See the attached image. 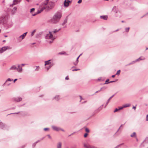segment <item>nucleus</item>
I'll use <instances>...</instances> for the list:
<instances>
[{
	"mask_svg": "<svg viewBox=\"0 0 148 148\" xmlns=\"http://www.w3.org/2000/svg\"><path fill=\"white\" fill-rule=\"evenodd\" d=\"M62 16V13L60 12H58L55 14L49 21L52 24H56L59 21Z\"/></svg>",
	"mask_w": 148,
	"mask_h": 148,
	"instance_id": "nucleus-1",
	"label": "nucleus"
},
{
	"mask_svg": "<svg viewBox=\"0 0 148 148\" xmlns=\"http://www.w3.org/2000/svg\"><path fill=\"white\" fill-rule=\"evenodd\" d=\"M43 8H45L47 10H49L52 9L54 7V3L52 2H49V0L45 1L42 4Z\"/></svg>",
	"mask_w": 148,
	"mask_h": 148,
	"instance_id": "nucleus-2",
	"label": "nucleus"
},
{
	"mask_svg": "<svg viewBox=\"0 0 148 148\" xmlns=\"http://www.w3.org/2000/svg\"><path fill=\"white\" fill-rule=\"evenodd\" d=\"M9 22L6 17H1L0 18V24L3 25H5L8 27H9L10 25L9 24Z\"/></svg>",
	"mask_w": 148,
	"mask_h": 148,
	"instance_id": "nucleus-3",
	"label": "nucleus"
},
{
	"mask_svg": "<svg viewBox=\"0 0 148 148\" xmlns=\"http://www.w3.org/2000/svg\"><path fill=\"white\" fill-rule=\"evenodd\" d=\"M45 38L47 39H50L52 41H53L55 39V37L52 34V32L49 31V33L47 34L45 36ZM52 42V41H50L49 42L50 43H51Z\"/></svg>",
	"mask_w": 148,
	"mask_h": 148,
	"instance_id": "nucleus-4",
	"label": "nucleus"
},
{
	"mask_svg": "<svg viewBox=\"0 0 148 148\" xmlns=\"http://www.w3.org/2000/svg\"><path fill=\"white\" fill-rule=\"evenodd\" d=\"M11 49V48H10V47L8 46L3 47L2 48H0V53H2L7 49Z\"/></svg>",
	"mask_w": 148,
	"mask_h": 148,
	"instance_id": "nucleus-5",
	"label": "nucleus"
},
{
	"mask_svg": "<svg viewBox=\"0 0 148 148\" xmlns=\"http://www.w3.org/2000/svg\"><path fill=\"white\" fill-rule=\"evenodd\" d=\"M22 98L20 97H14L12 98V101L15 102H19L21 101Z\"/></svg>",
	"mask_w": 148,
	"mask_h": 148,
	"instance_id": "nucleus-6",
	"label": "nucleus"
},
{
	"mask_svg": "<svg viewBox=\"0 0 148 148\" xmlns=\"http://www.w3.org/2000/svg\"><path fill=\"white\" fill-rule=\"evenodd\" d=\"M27 32H25L22 35H21L18 37L17 38H16L18 42H20L23 40L26 36Z\"/></svg>",
	"mask_w": 148,
	"mask_h": 148,
	"instance_id": "nucleus-7",
	"label": "nucleus"
},
{
	"mask_svg": "<svg viewBox=\"0 0 148 148\" xmlns=\"http://www.w3.org/2000/svg\"><path fill=\"white\" fill-rule=\"evenodd\" d=\"M8 127L7 125L0 121V128L3 130L7 129Z\"/></svg>",
	"mask_w": 148,
	"mask_h": 148,
	"instance_id": "nucleus-8",
	"label": "nucleus"
},
{
	"mask_svg": "<svg viewBox=\"0 0 148 148\" xmlns=\"http://www.w3.org/2000/svg\"><path fill=\"white\" fill-rule=\"evenodd\" d=\"M16 70L18 73H21L23 72V69L20 64H18L17 65V68Z\"/></svg>",
	"mask_w": 148,
	"mask_h": 148,
	"instance_id": "nucleus-9",
	"label": "nucleus"
},
{
	"mask_svg": "<svg viewBox=\"0 0 148 148\" xmlns=\"http://www.w3.org/2000/svg\"><path fill=\"white\" fill-rule=\"evenodd\" d=\"M21 0H14L12 4L10 5V6L12 7L14 5H16L19 3Z\"/></svg>",
	"mask_w": 148,
	"mask_h": 148,
	"instance_id": "nucleus-10",
	"label": "nucleus"
},
{
	"mask_svg": "<svg viewBox=\"0 0 148 148\" xmlns=\"http://www.w3.org/2000/svg\"><path fill=\"white\" fill-rule=\"evenodd\" d=\"M103 104L101 105L100 107L98 108L97 109L95 110L94 112V114H96L98 112H99L100 111H101L103 108Z\"/></svg>",
	"mask_w": 148,
	"mask_h": 148,
	"instance_id": "nucleus-11",
	"label": "nucleus"
},
{
	"mask_svg": "<svg viewBox=\"0 0 148 148\" xmlns=\"http://www.w3.org/2000/svg\"><path fill=\"white\" fill-rule=\"evenodd\" d=\"M103 104L101 105L100 107L98 108L97 109L95 110L94 112V114H96L98 112H99L100 111H101L103 108Z\"/></svg>",
	"mask_w": 148,
	"mask_h": 148,
	"instance_id": "nucleus-12",
	"label": "nucleus"
},
{
	"mask_svg": "<svg viewBox=\"0 0 148 148\" xmlns=\"http://www.w3.org/2000/svg\"><path fill=\"white\" fill-rule=\"evenodd\" d=\"M44 9H45V8H43L42 5V4L40 5L39 9L38 10L37 12V14H39L41 13L42 11Z\"/></svg>",
	"mask_w": 148,
	"mask_h": 148,
	"instance_id": "nucleus-13",
	"label": "nucleus"
},
{
	"mask_svg": "<svg viewBox=\"0 0 148 148\" xmlns=\"http://www.w3.org/2000/svg\"><path fill=\"white\" fill-rule=\"evenodd\" d=\"M60 99V95H56L53 98V100H55L57 101H58Z\"/></svg>",
	"mask_w": 148,
	"mask_h": 148,
	"instance_id": "nucleus-14",
	"label": "nucleus"
},
{
	"mask_svg": "<svg viewBox=\"0 0 148 148\" xmlns=\"http://www.w3.org/2000/svg\"><path fill=\"white\" fill-rule=\"evenodd\" d=\"M71 1L69 0H65L64 2V6L65 7H68L69 5V3L71 2Z\"/></svg>",
	"mask_w": 148,
	"mask_h": 148,
	"instance_id": "nucleus-15",
	"label": "nucleus"
},
{
	"mask_svg": "<svg viewBox=\"0 0 148 148\" xmlns=\"http://www.w3.org/2000/svg\"><path fill=\"white\" fill-rule=\"evenodd\" d=\"M51 127L54 130H55L57 131H58L60 130V127H57L54 125L52 126Z\"/></svg>",
	"mask_w": 148,
	"mask_h": 148,
	"instance_id": "nucleus-16",
	"label": "nucleus"
},
{
	"mask_svg": "<svg viewBox=\"0 0 148 148\" xmlns=\"http://www.w3.org/2000/svg\"><path fill=\"white\" fill-rule=\"evenodd\" d=\"M83 145L84 147L86 148H91V146L88 143H84Z\"/></svg>",
	"mask_w": 148,
	"mask_h": 148,
	"instance_id": "nucleus-17",
	"label": "nucleus"
},
{
	"mask_svg": "<svg viewBox=\"0 0 148 148\" xmlns=\"http://www.w3.org/2000/svg\"><path fill=\"white\" fill-rule=\"evenodd\" d=\"M108 17L107 15H103L100 16V18L104 20H107L108 18Z\"/></svg>",
	"mask_w": 148,
	"mask_h": 148,
	"instance_id": "nucleus-18",
	"label": "nucleus"
},
{
	"mask_svg": "<svg viewBox=\"0 0 148 148\" xmlns=\"http://www.w3.org/2000/svg\"><path fill=\"white\" fill-rule=\"evenodd\" d=\"M145 59V58L143 57H141L138 58V59L136 60V62H138L140 61V60H144Z\"/></svg>",
	"mask_w": 148,
	"mask_h": 148,
	"instance_id": "nucleus-19",
	"label": "nucleus"
},
{
	"mask_svg": "<svg viewBox=\"0 0 148 148\" xmlns=\"http://www.w3.org/2000/svg\"><path fill=\"white\" fill-rule=\"evenodd\" d=\"M51 60H47V61H45V66H46L47 65H49L50 64H51Z\"/></svg>",
	"mask_w": 148,
	"mask_h": 148,
	"instance_id": "nucleus-20",
	"label": "nucleus"
},
{
	"mask_svg": "<svg viewBox=\"0 0 148 148\" xmlns=\"http://www.w3.org/2000/svg\"><path fill=\"white\" fill-rule=\"evenodd\" d=\"M114 96V95H113L112 96L110 97V98L108 100L107 102L105 105L104 108H106L107 106L108 105V103L109 102L110 99Z\"/></svg>",
	"mask_w": 148,
	"mask_h": 148,
	"instance_id": "nucleus-21",
	"label": "nucleus"
},
{
	"mask_svg": "<svg viewBox=\"0 0 148 148\" xmlns=\"http://www.w3.org/2000/svg\"><path fill=\"white\" fill-rule=\"evenodd\" d=\"M112 11L115 13H118V10L116 7L114 6L112 8Z\"/></svg>",
	"mask_w": 148,
	"mask_h": 148,
	"instance_id": "nucleus-22",
	"label": "nucleus"
},
{
	"mask_svg": "<svg viewBox=\"0 0 148 148\" xmlns=\"http://www.w3.org/2000/svg\"><path fill=\"white\" fill-rule=\"evenodd\" d=\"M53 65V64H50L45 66V68L47 69V71H48L52 66Z\"/></svg>",
	"mask_w": 148,
	"mask_h": 148,
	"instance_id": "nucleus-23",
	"label": "nucleus"
},
{
	"mask_svg": "<svg viewBox=\"0 0 148 148\" xmlns=\"http://www.w3.org/2000/svg\"><path fill=\"white\" fill-rule=\"evenodd\" d=\"M17 8L14 7L12 11V14H14L16 11Z\"/></svg>",
	"mask_w": 148,
	"mask_h": 148,
	"instance_id": "nucleus-24",
	"label": "nucleus"
},
{
	"mask_svg": "<svg viewBox=\"0 0 148 148\" xmlns=\"http://www.w3.org/2000/svg\"><path fill=\"white\" fill-rule=\"evenodd\" d=\"M17 67L15 65H13L10 68V70H16Z\"/></svg>",
	"mask_w": 148,
	"mask_h": 148,
	"instance_id": "nucleus-25",
	"label": "nucleus"
},
{
	"mask_svg": "<svg viewBox=\"0 0 148 148\" xmlns=\"http://www.w3.org/2000/svg\"><path fill=\"white\" fill-rule=\"evenodd\" d=\"M62 143L60 142H59L57 145V148H61Z\"/></svg>",
	"mask_w": 148,
	"mask_h": 148,
	"instance_id": "nucleus-26",
	"label": "nucleus"
},
{
	"mask_svg": "<svg viewBox=\"0 0 148 148\" xmlns=\"http://www.w3.org/2000/svg\"><path fill=\"white\" fill-rule=\"evenodd\" d=\"M67 19L66 18L64 21L63 23L61 24L62 26H64V25L66 24L67 22Z\"/></svg>",
	"mask_w": 148,
	"mask_h": 148,
	"instance_id": "nucleus-27",
	"label": "nucleus"
},
{
	"mask_svg": "<svg viewBox=\"0 0 148 148\" xmlns=\"http://www.w3.org/2000/svg\"><path fill=\"white\" fill-rule=\"evenodd\" d=\"M130 136L132 137H136V134L135 132H134L130 135Z\"/></svg>",
	"mask_w": 148,
	"mask_h": 148,
	"instance_id": "nucleus-28",
	"label": "nucleus"
},
{
	"mask_svg": "<svg viewBox=\"0 0 148 148\" xmlns=\"http://www.w3.org/2000/svg\"><path fill=\"white\" fill-rule=\"evenodd\" d=\"M36 67V68L34 70L35 71H38L40 69V66H35L34 67Z\"/></svg>",
	"mask_w": 148,
	"mask_h": 148,
	"instance_id": "nucleus-29",
	"label": "nucleus"
},
{
	"mask_svg": "<svg viewBox=\"0 0 148 148\" xmlns=\"http://www.w3.org/2000/svg\"><path fill=\"white\" fill-rule=\"evenodd\" d=\"M124 108H126L130 106V104L127 103L123 106Z\"/></svg>",
	"mask_w": 148,
	"mask_h": 148,
	"instance_id": "nucleus-30",
	"label": "nucleus"
},
{
	"mask_svg": "<svg viewBox=\"0 0 148 148\" xmlns=\"http://www.w3.org/2000/svg\"><path fill=\"white\" fill-rule=\"evenodd\" d=\"M13 80V79H11L10 78H8L5 81V84H6V83H8L9 82H11V81H12Z\"/></svg>",
	"mask_w": 148,
	"mask_h": 148,
	"instance_id": "nucleus-31",
	"label": "nucleus"
},
{
	"mask_svg": "<svg viewBox=\"0 0 148 148\" xmlns=\"http://www.w3.org/2000/svg\"><path fill=\"white\" fill-rule=\"evenodd\" d=\"M60 29H61V28L59 29L58 30H57L56 29H55L54 30H53V31H52V32H53L54 33H56L58 32V31H59Z\"/></svg>",
	"mask_w": 148,
	"mask_h": 148,
	"instance_id": "nucleus-32",
	"label": "nucleus"
},
{
	"mask_svg": "<svg viewBox=\"0 0 148 148\" xmlns=\"http://www.w3.org/2000/svg\"><path fill=\"white\" fill-rule=\"evenodd\" d=\"M10 84V83L8 82V83H6L5 84V82L4 83L3 85L5 86H9Z\"/></svg>",
	"mask_w": 148,
	"mask_h": 148,
	"instance_id": "nucleus-33",
	"label": "nucleus"
},
{
	"mask_svg": "<svg viewBox=\"0 0 148 148\" xmlns=\"http://www.w3.org/2000/svg\"><path fill=\"white\" fill-rule=\"evenodd\" d=\"M107 88V87L105 86H103L102 87H101L99 90H100V91L102 90H105Z\"/></svg>",
	"mask_w": 148,
	"mask_h": 148,
	"instance_id": "nucleus-34",
	"label": "nucleus"
},
{
	"mask_svg": "<svg viewBox=\"0 0 148 148\" xmlns=\"http://www.w3.org/2000/svg\"><path fill=\"white\" fill-rule=\"evenodd\" d=\"M136 62V60H135L134 61H132L128 65H130L131 64H134Z\"/></svg>",
	"mask_w": 148,
	"mask_h": 148,
	"instance_id": "nucleus-35",
	"label": "nucleus"
},
{
	"mask_svg": "<svg viewBox=\"0 0 148 148\" xmlns=\"http://www.w3.org/2000/svg\"><path fill=\"white\" fill-rule=\"evenodd\" d=\"M121 70H119L115 74V75H119L120 74V73Z\"/></svg>",
	"mask_w": 148,
	"mask_h": 148,
	"instance_id": "nucleus-36",
	"label": "nucleus"
},
{
	"mask_svg": "<svg viewBox=\"0 0 148 148\" xmlns=\"http://www.w3.org/2000/svg\"><path fill=\"white\" fill-rule=\"evenodd\" d=\"M36 32V30L34 29L31 33V36H33Z\"/></svg>",
	"mask_w": 148,
	"mask_h": 148,
	"instance_id": "nucleus-37",
	"label": "nucleus"
},
{
	"mask_svg": "<svg viewBox=\"0 0 148 148\" xmlns=\"http://www.w3.org/2000/svg\"><path fill=\"white\" fill-rule=\"evenodd\" d=\"M109 81V79H107L105 83L103 84H107L108 83H109L108 82Z\"/></svg>",
	"mask_w": 148,
	"mask_h": 148,
	"instance_id": "nucleus-38",
	"label": "nucleus"
},
{
	"mask_svg": "<svg viewBox=\"0 0 148 148\" xmlns=\"http://www.w3.org/2000/svg\"><path fill=\"white\" fill-rule=\"evenodd\" d=\"M85 131L87 133H89L90 132L89 130V129L87 128H86L85 129Z\"/></svg>",
	"mask_w": 148,
	"mask_h": 148,
	"instance_id": "nucleus-39",
	"label": "nucleus"
},
{
	"mask_svg": "<svg viewBox=\"0 0 148 148\" xmlns=\"http://www.w3.org/2000/svg\"><path fill=\"white\" fill-rule=\"evenodd\" d=\"M130 29V28L129 27L126 28L125 29V31L127 32H128Z\"/></svg>",
	"mask_w": 148,
	"mask_h": 148,
	"instance_id": "nucleus-40",
	"label": "nucleus"
},
{
	"mask_svg": "<svg viewBox=\"0 0 148 148\" xmlns=\"http://www.w3.org/2000/svg\"><path fill=\"white\" fill-rule=\"evenodd\" d=\"M35 10V8H32L31 9L30 12L31 13H32V12L34 11Z\"/></svg>",
	"mask_w": 148,
	"mask_h": 148,
	"instance_id": "nucleus-41",
	"label": "nucleus"
},
{
	"mask_svg": "<svg viewBox=\"0 0 148 148\" xmlns=\"http://www.w3.org/2000/svg\"><path fill=\"white\" fill-rule=\"evenodd\" d=\"M36 143L35 142L33 143L32 145V147L34 148L35 147L36 145Z\"/></svg>",
	"mask_w": 148,
	"mask_h": 148,
	"instance_id": "nucleus-42",
	"label": "nucleus"
},
{
	"mask_svg": "<svg viewBox=\"0 0 148 148\" xmlns=\"http://www.w3.org/2000/svg\"><path fill=\"white\" fill-rule=\"evenodd\" d=\"M98 80L99 81H103L104 79H102V77H100L98 79Z\"/></svg>",
	"mask_w": 148,
	"mask_h": 148,
	"instance_id": "nucleus-43",
	"label": "nucleus"
},
{
	"mask_svg": "<svg viewBox=\"0 0 148 148\" xmlns=\"http://www.w3.org/2000/svg\"><path fill=\"white\" fill-rule=\"evenodd\" d=\"M78 62H77V61H76L75 62H74L73 63V64H74V65L76 66L77 65V64Z\"/></svg>",
	"mask_w": 148,
	"mask_h": 148,
	"instance_id": "nucleus-44",
	"label": "nucleus"
},
{
	"mask_svg": "<svg viewBox=\"0 0 148 148\" xmlns=\"http://www.w3.org/2000/svg\"><path fill=\"white\" fill-rule=\"evenodd\" d=\"M66 53L65 52H60L58 53L59 55H64V54Z\"/></svg>",
	"mask_w": 148,
	"mask_h": 148,
	"instance_id": "nucleus-45",
	"label": "nucleus"
},
{
	"mask_svg": "<svg viewBox=\"0 0 148 148\" xmlns=\"http://www.w3.org/2000/svg\"><path fill=\"white\" fill-rule=\"evenodd\" d=\"M119 109L118 110H122V109L123 108H124L123 107V106H122V107H119Z\"/></svg>",
	"mask_w": 148,
	"mask_h": 148,
	"instance_id": "nucleus-46",
	"label": "nucleus"
},
{
	"mask_svg": "<svg viewBox=\"0 0 148 148\" xmlns=\"http://www.w3.org/2000/svg\"><path fill=\"white\" fill-rule=\"evenodd\" d=\"M122 144H121L120 145H119L117 146H116L114 148H118L120 146H121V145H122Z\"/></svg>",
	"mask_w": 148,
	"mask_h": 148,
	"instance_id": "nucleus-47",
	"label": "nucleus"
},
{
	"mask_svg": "<svg viewBox=\"0 0 148 148\" xmlns=\"http://www.w3.org/2000/svg\"><path fill=\"white\" fill-rule=\"evenodd\" d=\"M79 70H80L79 69H73L72 70V71H77Z\"/></svg>",
	"mask_w": 148,
	"mask_h": 148,
	"instance_id": "nucleus-48",
	"label": "nucleus"
},
{
	"mask_svg": "<svg viewBox=\"0 0 148 148\" xmlns=\"http://www.w3.org/2000/svg\"><path fill=\"white\" fill-rule=\"evenodd\" d=\"M88 135V134L87 133H86L84 135V137L85 138Z\"/></svg>",
	"mask_w": 148,
	"mask_h": 148,
	"instance_id": "nucleus-49",
	"label": "nucleus"
},
{
	"mask_svg": "<svg viewBox=\"0 0 148 148\" xmlns=\"http://www.w3.org/2000/svg\"><path fill=\"white\" fill-rule=\"evenodd\" d=\"M118 110H119L118 109H117V108H116L115 109V110L114 111V112H115L118 111Z\"/></svg>",
	"mask_w": 148,
	"mask_h": 148,
	"instance_id": "nucleus-50",
	"label": "nucleus"
},
{
	"mask_svg": "<svg viewBox=\"0 0 148 148\" xmlns=\"http://www.w3.org/2000/svg\"><path fill=\"white\" fill-rule=\"evenodd\" d=\"M146 121H148V114L147 115L146 118Z\"/></svg>",
	"mask_w": 148,
	"mask_h": 148,
	"instance_id": "nucleus-51",
	"label": "nucleus"
},
{
	"mask_svg": "<svg viewBox=\"0 0 148 148\" xmlns=\"http://www.w3.org/2000/svg\"><path fill=\"white\" fill-rule=\"evenodd\" d=\"M49 130V128H45L44 129V130L45 131H47V130Z\"/></svg>",
	"mask_w": 148,
	"mask_h": 148,
	"instance_id": "nucleus-52",
	"label": "nucleus"
},
{
	"mask_svg": "<svg viewBox=\"0 0 148 148\" xmlns=\"http://www.w3.org/2000/svg\"><path fill=\"white\" fill-rule=\"evenodd\" d=\"M122 125H121L120 126V127H119V128L118 129V130H117V132H116V134L117 132H118L119 131V130H120V129Z\"/></svg>",
	"mask_w": 148,
	"mask_h": 148,
	"instance_id": "nucleus-53",
	"label": "nucleus"
},
{
	"mask_svg": "<svg viewBox=\"0 0 148 148\" xmlns=\"http://www.w3.org/2000/svg\"><path fill=\"white\" fill-rule=\"evenodd\" d=\"M82 2V0H79L78 1L77 3H81Z\"/></svg>",
	"mask_w": 148,
	"mask_h": 148,
	"instance_id": "nucleus-54",
	"label": "nucleus"
},
{
	"mask_svg": "<svg viewBox=\"0 0 148 148\" xmlns=\"http://www.w3.org/2000/svg\"><path fill=\"white\" fill-rule=\"evenodd\" d=\"M65 79L66 80H69V78L68 77V76H67L66 77H65Z\"/></svg>",
	"mask_w": 148,
	"mask_h": 148,
	"instance_id": "nucleus-55",
	"label": "nucleus"
},
{
	"mask_svg": "<svg viewBox=\"0 0 148 148\" xmlns=\"http://www.w3.org/2000/svg\"><path fill=\"white\" fill-rule=\"evenodd\" d=\"M47 136H48V138L50 139H51V136H50V135L48 134L47 135Z\"/></svg>",
	"mask_w": 148,
	"mask_h": 148,
	"instance_id": "nucleus-56",
	"label": "nucleus"
},
{
	"mask_svg": "<svg viewBox=\"0 0 148 148\" xmlns=\"http://www.w3.org/2000/svg\"><path fill=\"white\" fill-rule=\"evenodd\" d=\"M26 64H20V65L22 66H22H24Z\"/></svg>",
	"mask_w": 148,
	"mask_h": 148,
	"instance_id": "nucleus-57",
	"label": "nucleus"
},
{
	"mask_svg": "<svg viewBox=\"0 0 148 148\" xmlns=\"http://www.w3.org/2000/svg\"><path fill=\"white\" fill-rule=\"evenodd\" d=\"M79 97H80V99H81V100H80V101H81V100L83 99H82V97L80 95V96H79Z\"/></svg>",
	"mask_w": 148,
	"mask_h": 148,
	"instance_id": "nucleus-58",
	"label": "nucleus"
},
{
	"mask_svg": "<svg viewBox=\"0 0 148 148\" xmlns=\"http://www.w3.org/2000/svg\"><path fill=\"white\" fill-rule=\"evenodd\" d=\"M79 56H78L77 57V58L76 59V61H77V62H79L78 59H79Z\"/></svg>",
	"mask_w": 148,
	"mask_h": 148,
	"instance_id": "nucleus-59",
	"label": "nucleus"
},
{
	"mask_svg": "<svg viewBox=\"0 0 148 148\" xmlns=\"http://www.w3.org/2000/svg\"><path fill=\"white\" fill-rule=\"evenodd\" d=\"M114 82V81H111L110 82H109V83H113V82Z\"/></svg>",
	"mask_w": 148,
	"mask_h": 148,
	"instance_id": "nucleus-60",
	"label": "nucleus"
},
{
	"mask_svg": "<svg viewBox=\"0 0 148 148\" xmlns=\"http://www.w3.org/2000/svg\"><path fill=\"white\" fill-rule=\"evenodd\" d=\"M17 80V79H15L14 80V83Z\"/></svg>",
	"mask_w": 148,
	"mask_h": 148,
	"instance_id": "nucleus-61",
	"label": "nucleus"
},
{
	"mask_svg": "<svg viewBox=\"0 0 148 148\" xmlns=\"http://www.w3.org/2000/svg\"><path fill=\"white\" fill-rule=\"evenodd\" d=\"M40 141V140H38L37 141H36L35 143H36L37 144V143L39 142Z\"/></svg>",
	"mask_w": 148,
	"mask_h": 148,
	"instance_id": "nucleus-62",
	"label": "nucleus"
},
{
	"mask_svg": "<svg viewBox=\"0 0 148 148\" xmlns=\"http://www.w3.org/2000/svg\"><path fill=\"white\" fill-rule=\"evenodd\" d=\"M116 75H113L112 76V77H113V78H114V77H115V76Z\"/></svg>",
	"mask_w": 148,
	"mask_h": 148,
	"instance_id": "nucleus-63",
	"label": "nucleus"
},
{
	"mask_svg": "<svg viewBox=\"0 0 148 148\" xmlns=\"http://www.w3.org/2000/svg\"><path fill=\"white\" fill-rule=\"evenodd\" d=\"M133 108L135 110L136 109V106H133Z\"/></svg>",
	"mask_w": 148,
	"mask_h": 148,
	"instance_id": "nucleus-64",
	"label": "nucleus"
}]
</instances>
